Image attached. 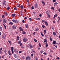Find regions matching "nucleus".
Instances as JSON below:
<instances>
[{
    "instance_id": "obj_1",
    "label": "nucleus",
    "mask_w": 60,
    "mask_h": 60,
    "mask_svg": "<svg viewBox=\"0 0 60 60\" xmlns=\"http://www.w3.org/2000/svg\"><path fill=\"white\" fill-rule=\"evenodd\" d=\"M14 49V48L13 47H12L11 48V52H12V54H13V53H14V51H13V50Z\"/></svg>"
},
{
    "instance_id": "obj_2",
    "label": "nucleus",
    "mask_w": 60,
    "mask_h": 60,
    "mask_svg": "<svg viewBox=\"0 0 60 60\" xmlns=\"http://www.w3.org/2000/svg\"><path fill=\"white\" fill-rule=\"evenodd\" d=\"M26 60H30L31 59V57H30L28 56L26 57Z\"/></svg>"
},
{
    "instance_id": "obj_3",
    "label": "nucleus",
    "mask_w": 60,
    "mask_h": 60,
    "mask_svg": "<svg viewBox=\"0 0 60 60\" xmlns=\"http://www.w3.org/2000/svg\"><path fill=\"white\" fill-rule=\"evenodd\" d=\"M20 9L22 10H23V9H24V6H23L22 5H21L20 6Z\"/></svg>"
},
{
    "instance_id": "obj_4",
    "label": "nucleus",
    "mask_w": 60,
    "mask_h": 60,
    "mask_svg": "<svg viewBox=\"0 0 60 60\" xmlns=\"http://www.w3.org/2000/svg\"><path fill=\"white\" fill-rule=\"evenodd\" d=\"M44 23L45 24V25L46 26H48V23H47V21H45Z\"/></svg>"
},
{
    "instance_id": "obj_5",
    "label": "nucleus",
    "mask_w": 60,
    "mask_h": 60,
    "mask_svg": "<svg viewBox=\"0 0 60 60\" xmlns=\"http://www.w3.org/2000/svg\"><path fill=\"white\" fill-rule=\"evenodd\" d=\"M29 46V48H31V49H32L33 48V45L31 44H30Z\"/></svg>"
},
{
    "instance_id": "obj_6",
    "label": "nucleus",
    "mask_w": 60,
    "mask_h": 60,
    "mask_svg": "<svg viewBox=\"0 0 60 60\" xmlns=\"http://www.w3.org/2000/svg\"><path fill=\"white\" fill-rule=\"evenodd\" d=\"M37 4H38L37 3L35 4H34V6L35 8H37Z\"/></svg>"
},
{
    "instance_id": "obj_7",
    "label": "nucleus",
    "mask_w": 60,
    "mask_h": 60,
    "mask_svg": "<svg viewBox=\"0 0 60 60\" xmlns=\"http://www.w3.org/2000/svg\"><path fill=\"white\" fill-rule=\"evenodd\" d=\"M12 28L13 29H16V26H13L12 27Z\"/></svg>"
},
{
    "instance_id": "obj_8",
    "label": "nucleus",
    "mask_w": 60,
    "mask_h": 60,
    "mask_svg": "<svg viewBox=\"0 0 60 60\" xmlns=\"http://www.w3.org/2000/svg\"><path fill=\"white\" fill-rule=\"evenodd\" d=\"M14 55L15 57L16 58H18V56H17V55L16 54H14Z\"/></svg>"
},
{
    "instance_id": "obj_9",
    "label": "nucleus",
    "mask_w": 60,
    "mask_h": 60,
    "mask_svg": "<svg viewBox=\"0 0 60 60\" xmlns=\"http://www.w3.org/2000/svg\"><path fill=\"white\" fill-rule=\"evenodd\" d=\"M26 41H27V39H26V38H24L23 39V41L24 42H26Z\"/></svg>"
},
{
    "instance_id": "obj_10",
    "label": "nucleus",
    "mask_w": 60,
    "mask_h": 60,
    "mask_svg": "<svg viewBox=\"0 0 60 60\" xmlns=\"http://www.w3.org/2000/svg\"><path fill=\"white\" fill-rule=\"evenodd\" d=\"M6 20L5 19H3V22H4V23H6Z\"/></svg>"
},
{
    "instance_id": "obj_11",
    "label": "nucleus",
    "mask_w": 60,
    "mask_h": 60,
    "mask_svg": "<svg viewBox=\"0 0 60 60\" xmlns=\"http://www.w3.org/2000/svg\"><path fill=\"white\" fill-rule=\"evenodd\" d=\"M35 31H39V28H36L35 29Z\"/></svg>"
},
{
    "instance_id": "obj_12",
    "label": "nucleus",
    "mask_w": 60,
    "mask_h": 60,
    "mask_svg": "<svg viewBox=\"0 0 60 60\" xmlns=\"http://www.w3.org/2000/svg\"><path fill=\"white\" fill-rule=\"evenodd\" d=\"M41 2L42 4H43L44 5H45V2H44V1H41Z\"/></svg>"
},
{
    "instance_id": "obj_13",
    "label": "nucleus",
    "mask_w": 60,
    "mask_h": 60,
    "mask_svg": "<svg viewBox=\"0 0 60 60\" xmlns=\"http://www.w3.org/2000/svg\"><path fill=\"white\" fill-rule=\"evenodd\" d=\"M8 53L10 56H11V53L10 50L8 51Z\"/></svg>"
},
{
    "instance_id": "obj_14",
    "label": "nucleus",
    "mask_w": 60,
    "mask_h": 60,
    "mask_svg": "<svg viewBox=\"0 0 60 60\" xmlns=\"http://www.w3.org/2000/svg\"><path fill=\"white\" fill-rule=\"evenodd\" d=\"M52 44L54 45L56 44V41H53Z\"/></svg>"
},
{
    "instance_id": "obj_15",
    "label": "nucleus",
    "mask_w": 60,
    "mask_h": 60,
    "mask_svg": "<svg viewBox=\"0 0 60 60\" xmlns=\"http://www.w3.org/2000/svg\"><path fill=\"white\" fill-rule=\"evenodd\" d=\"M19 29L20 31H22L23 29H22V28H21V27H20L19 28Z\"/></svg>"
},
{
    "instance_id": "obj_16",
    "label": "nucleus",
    "mask_w": 60,
    "mask_h": 60,
    "mask_svg": "<svg viewBox=\"0 0 60 60\" xmlns=\"http://www.w3.org/2000/svg\"><path fill=\"white\" fill-rule=\"evenodd\" d=\"M46 14H49V11H47L46 12Z\"/></svg>"
},
{
    "instance_id": "obj_17",
    "label": "nucleus",
    "mask_w": 60,
    "mask_h": 60,
    "mask_svg": "<svg viewBox=\"0 0 60 60\" xmlns=\"http://www.w3.org/2000/svg\"><path fill=\"white\" fill-rule=\"evenodd\" d=\"M26 33V32L24 31H22V33L23 34H25Z\"/></svg>"
},
{
    "instance_id": "obj_18",
    "label": "nucleus",
    "mask_w": 60,
    "mask_h": 60,
    "mask_svg": "<svg viewBox=\"0 0 60 60\" xmlns=\"http://www.w3.org/2000/svg\"><path fill=\"white\" fill-rule=\"evenodd\" d=\"M14 51L15 53H18V50L16 49Z\"/></svg>"
},
{
    "instance_id": "obj_19",
    "label": "nucleus",
    "mask_w": 60,
    "mask_h": 60,
    "mask_svg": "<svg viewBox=\"0 0 60 60\" xmlns=\"http://www.w3.org/2000/svg\"><path fill=\"white\" fill-rule=\"evenodd\" d=\"M9 24L10 25H12V24H13V23L11 22H9Z\"/></svg>"
},
{
    "instance_id": "obj_20",
    "label": "nucleus",
    "mask_w": 60,
    "mask_h": 60,
    "mask_svg": "<svg viewBox=\"0 0 60 60\" xmlns=\"http://www.w3.org/2000/svg\"><path fill=\"white\" fill-rule=\"evenodd\" d=\"M57 15L56 14V15H54V17H53V19H55L56 18V17H57Z\"/></svg>"
},
{
    "instance_id": "obj_21",
    "label": "nucleus",
    "mask_w": 60,
    "mask_h": 60,
    "mask_svg": "<svg viewBox=\"0 0 60 60\" xmlns=\"http://www.w3.org/2000/svg\"><path fill=\"white\" fill-rule=\"evenodd\" d=\"M45 47H46V48H47L48 46V44L47 43H45Z\"/></svg>"
},
{
    "instance_id": "obj_22",
    "label": "nucleus",
    "mask_w": 60,
    "mask_h": 60,
    "mask_svg": "<svg viewBox=\"0 0 60 60\" xmlns=\"http://www.w3.org/2000/svg\"><path fill=\"white\" fill-rule=\"evenodd\" d=\"M57 3L56 2L54 4V6H56V5H57Z\"/></svg>"
},
{
    "instance_id": "obj_23",
    "label": "nucleus",
    "mask_w": 60,
    "mask_h": 60,
    "mask_svg": "<svg viewBox=\"0 0 60 60\" xmlns=\"http://www.w3.org/2000/svg\"><path fill=\"white\" fill-rule=\"evenodd\" d=\"M47 31V30H44V34H46V32Z\"/></svg>"
},
{
    "instance_id": "obj_24",
    "label": "nucleus",
    "mask_w": 60,
    "mask_h": 60,
    "mask_svg": "<svg viewBox=\"0 0 60 60\" xmlns=\"http://www.w3.org/2000/svg\"><path fill=\"white\" fill-rule=\"evenodd\" d=\"M15 15H16V14H14L12 15V17H14Z\"/></svg>"
},
{
    "instance_id": "obj_25",
    "label": "nucleus",
    "mask_w": 60,
    "mask_h": 60,
    "mask_svg": "<svg viewBox=\"0 0 60 60\" xmlns=\"http://www.w3.org/2000/svg\"><path fill=\"white\" fill-rule=\"evenodd\" d=\"M17 40H19V37L18 36L17 37Z\"/></svg>"
},
{
    "instance_id": "obj_26",
    "label": "nucleus",
    "mask_w": 60,
    "mask_h": 60,
    "mask_svg": "<svg viewBox=\"0 0 60 60\" xmlns=\"http://www.w3.org/2000/svg\"><path fill=\"white\" fill-rule=\"evenodd\" d=\"M44 40H44V42H46L47 41V39H45Z\"/></svg>"
},
{
    "instance_id": "obj_27",
    "label": "nucleus",
    "mask_w": 60,
    "mask_h": 60,
    "mask_svg": "<svg viewBox=\"0 0 60 60\" xmlns=\"http://www.w3.org/2000/svg\"><path fill=\"white\" fill-rule=\"evenodd\" d=\"M15 23H18L19 22V21L18 20L15 19Z\"/></svg>"
},
{
    "instance_id": "obj_28",
    "label": "nucleus",
    "mask_w": 60,
    "mask_h": 60,
    "mask_svg": "<svg viewBox=\"0 0 60 60\" xmlns=\"http://www.w3.org/2000/svg\"><path fill=\"white\" fill-rule=\"evenodd\" d=\"M5 15H6V16H7L8 15V13H7L6 12L4 14Z\"/></svg>"
},
{
    "instance_id": "obj_29",
    "label": "nucleus",
    "mask_w": 60,
    "mask_h": 60,
    "mask_svg": "<svg viewBox=\"0 0 60 60\" xmlns=\"http://www.w3.org/2000/svg\"><path fill=\"white\" fill-rule=\"evenodd\" d=\"M21 43V41H18V44L19 45V44H20Z\"/></svg>"
},
{
    "instance_id": "obj_30",
    "label": "nucleus",
    "mask_w": 60,
    "mask_h": 60,
    "mask_svg": "<svg viewBox=\"0 0 60 60\" xmlns=\"http://www.w3.org/2000/svg\"><path fill=\"white\" fill-rule=\"evenodd\" d=\"M19 54H20V53H22V51H19Z\"/></svg>"
},
{
    "instance_id": "obj_31",
    "label": "nucleus",
    "mask_w": 60,
    "mask_h": 60,
    "mask_svg": "<svg viewBox=\"0 0 60 60\" xmlns=\"http://www.w3.org/2000/svg\"><path fill=\"white\" fill-rule=\"evenodd\" d=\"M51 9H52L53 10H54V8L53 7H51Z\"/></svg>"
},
{
    "instance_id": "obj_32",
    "label": "nucleus",
    "mask_w": 60,
    "mask_h": 60,
    "mask_svg": "<svg viewBox=\"0 0 60 60\" xmlns=\"http://www.w3.org/2000/svg\"><path fill=\"white\" fill-rule=\"evenodd\" d=\"M3 25L4 27V28L5 29H6V26H5V25H4V23H3Z\"/></svg>"
},
{
    "instance_id": "obj_33",
    "label": "nucleus",
    "mask_w": 60,
    "mask_h": 60,
    "mask_svg": "<svg viewBox=\"0 0 60 60\" xmlns=\"http://www.w3.org/2000/svg\"><path fill=\"white\" fill-rule=\"evenodd\" d=\"M20 44V45L21 47H22L23 45L22 43H21Z\"/></svg>"
},
{
    "instance_id": "obj_34",
    "label": "nucleus",
    "mask_w": 60,
    "mask_h": 60,
    "mask_svg": "<svg viewBox=\"0 0 60 60\" xmlns=\"http://www.w3.org/2000/svg\"><path fill=\"white\" fill-rule=\"evenodd\" d=\"M15 20H16V19H13L12 20V21H13V22H15H15H16Z\"/></svg>"
},
{
    "instance_id": "obj_35",
    "label": "nucleus",
    "mask_w": 60,
    "mask_h": 60,
    "mask_svg": "<svg viewBox=\"0 0 60 60\" xmlns=\"http://www.w3.org/2000/svg\"><path fill=\"white\" fill-rule=\"evenodd\" d=\"M17 7H19L20 6V5L19 4H18L17 5Z\"/></svg>"
},
{
    "instance_id": "obj_36",
    "label": "nucleus",
    "mask_w": 60,
    "mask_h": 60,
    "mask_svg": "<svg viewBox=\"0 0 60 60\" xmlns=\"http://www.w3.org/2000/svg\"><path fill=\"white\" fill-rule=\"evenodd\" d=\"M36 20H39L40 19V18H38V19H36Z\"/></svg>"
},
{
    "instance_id": "obj_37",
    "label": "nucleus",
    "mask_w": 60,
    "mask_h": 60,
    "mask_svg": "<svg viewBox=\"0 0 60 60\" xmlns=\"http://www.w3.org/2000/svg\"><path fill=\"white\" fill-rule=\"evenodd\" d=\"M17 8H16V7H15L14 8V9L15 10H17Z\"/></svg>"
},
{
    "instance_id": "obj_38",
    "label": "nucleus",
    "mask_w": 60,
    "mask_h": 60,
    "mask_svg": "<svg viewBox=\"0 0 60 60\" xmlns=\"http://www.w3.org/2000/svg\"><path fill=\"white\" fill-rule=\"evenodd\" d=\"M34 41L35 42L37 41V40H36V39H34Z\"/></svg>"
},
{
    "instance_id": "obj_39",
    "label": "nucleus",
    "mask_w": 60,
    "mask_h": 60,
    "mask_svg": "<svg viewBox=\"0 0 60 60\" xmlns=\"http://www.w3.org/2000/svg\"><path fill=\"white\" fill-rule=\"evenodd\" d=\"M29 20H30V21H32V19H31V18H29Z\"/></svg>"
},
{
    "instance_id": "obj_40",
    "label": "nucleus",
    "mask_w": 60,
    "mask_h": 60,
    "mask_svg": "<svg viewBox=\"0 0 60 60\" xmlns=\"http://www.w3.org/2000/svg\"><path fill=\"white\" fill-rule=\"evenodd\" d=\"M5 36H4L2 37V38L3 39H5Z\"/></svg>"
},
{
    "instance_id": "obj_41",
    "label": "nucleus",
    "mask_w": 60,
    "mask_h": 60,
    "mask_svg": "<svg viewBox=\"0 0 60 60\" xmlns=\"http://www.w3.org/2000/svg\"><path fill=\"white\" fill-rule=\"evenodd\" d=\"M53 34L54 35H56V34L55 33V32H54L53 33Z\"/></svg>"
},
{
    "instance_id": "obj_42",
    "label": "nucleus",
    "mask_w": 60,
    "mask_h": 60,
    "mask_svg": "<svg viewBox=\"0 0 60 60\" xmlns=\"http://www.w3.org/2000/svg\"><path fill=\"white\" fill-rule=\"evenodd\" d=\"M41 35H42V36H44V35H43V34H42V33L41 32Z\"/></svg>"
},
{
    "instance_id": "obj_43",
    "label": "nucleus",
    "mask_w": 60,
    "mask_h": 60,
    "mask_svg": "<svg viewBox=\"0 0 60 60\" xmlns=\"http://www.w3.org/2000/svg\"><path fill=\"white\" fill-rule=\"evenodd\" d=\"M42 27H43V28H44L45 27V26L43 25H42Z\"/></svg>"
},
{
    "instance_id": "obj_44",
    "label": "nucleus",
    "mask_w": 60,
    "mask_h": 60,
    "mask_svg": "<svg viewBox=\"0 0 60 60\" xmlns=\"http://www.w3.org/2000/svg\"><path fill=\"white\" fill-rule=\"evenodd\" d=\"M50 40L51 41H53V39H52L51 38H50Z\"/></svg>"
},
{
    "instance_id": "obj_45",
    "label": "nucleus",
    "mask_w": 60,
    "mask_h": 60,
    "mask_svg": "<svg viewBox=\"0 0 60 60\" xmlns=\"http://www.w3.org/2000/svg\"><path fill=\"white\" fill-rule=\"evenodd\" d=\"M5 4V1H4V2L3 3V4L4 5V4Z\"/></svg>"
},
{
    "instance_id": "obj_46",
    "label": "nucleus",
    "mask_w": 60,
    "mask_h": 60,
    "mask_svg": "<svg viewBox=\"0 0 60 60\" xmlns=\"http://www.w3.org/2000/svg\"><path fill=\"white\" fill-rule=\"evenodd\" d=\"M47 15L48 16V17L49 18L50 17V16L48 14Z\"/></svg>"
},
{
    "instance_id": "obj_47",
    "label": "nucleus",
    "mask_w": 60,
    "mask_h": 60,
    "mask_svg": "<svg viewBox=\"0 0 60 60\" xmlns=\"http://www.w3.org/2000/svg\"><path fill=\"white\" fill-rule=\"evenodd\" d=\"M22 22H23V23H25V21L24 20H23Z\"/></svg>"
},
{
    "instance_id": "obj_48",
    "label": "nucleus",
    "mask_w": 60,
    "mask_h": 60,
    "mask_svg": "<svg viewBox=\"0 0 60 60\" xmlns=\"http://www.w3.org/2000/svg\"><path fill=\"white\" fill-rule=\"evenodd\" d=\"M34 9V6H33L31 7V9H32V10H33Z\"/></svg>"
},
{
    "instance_id": "obj_49",
    "label": "nucleus",
    "mask_w": 60,
    "mask_h": 60,
    "mask_svg": "<svg viewBox=\"0 0 60 60\" xmlns=\"http://www.w3.org/2000/svg\"><path fill=\"white\" fill-rule=\"evenodd\" d=\"M39 45L40 47H41V44L40 43H39Z\"/></svg>"
},
{
    "instance_id": "obj_50",
    "label": "nucleus",
    "mask_w": 60,
    "mask_h": 60,
    "mask_svg": "<svg viewBox=\"0 0 60 60\" xmlns=\"http://www.w3.org/2000/svg\"><path fill=\"white\" fill-rule=\"evenodd\" d=\"M10 9V7H8L7 8V10H9Z\"/></svg>"
},
{
    "instance_id": "obj_51",
    "label": "nucleus",
    "mask_w": 60,
    "mask_h": 60,
    "mask_svg": "<svg viewBox=\"0 0 60 60\" xmlns=\"http://www.w3.org/2000/svg\"><path fill=\"white\" fill-rule=\"evenodd\" d=\"M26 28H27L28 27V25H26Z\"/></svg>"
},
{
    "instance_id": "obj_52",
    "label": "nucleus",
    "mask_w": 60,
    "mask_h": 60,
    "mask_svg": "<svg viewBox=\"0 0 60 60\" xmlns=\"http://www.w3.org/2000/svg\"><path fill=\"white\" fill-rule=\"evenodd\" d=\"M42 22H44V23L45 22V20H42Z\"/></svg>"
},
{
    "instance_id": "obj_53",
    "label": "nucleus",
    "mask_w": 60,
    "mask_h": 60,
    "mask_svg": "<svg viewBox=\"0 0 60 60\" xmlns=\"http://www.w3.org/2000/svg\"><path fill=\"white\" fill-rule=\"evenodd\" d=\"M43 54L44 55H47V53L45 52Z\"/></svg>"
},
{
    "instance_id": "obj_54",
    "label": "nucleus",
    "mask_w": 60,
    "mask_h": 60,
    "mask_svg": "<svg viewBox=\"0 0 60 60\" xmlns=\"http://www.w3.org/2000/svg\"><path fill=\"white\" fill-rule=\"evenodd\" d=\"M0 30H2V27H0Z\"/></svg>"
},
{
    "instance_id": "obj_55",
    "label": "nucleus",
    "mask_w": 60,
    "mask_h": 60,
    "mask_svg": "<svg viewBox=\"0 0 60 60\" xmlns=\"http://www.w3.org/2000/svg\"><path fill=\"white\" fill-rule=\"evenodd\" d=\"M60 58H59V57H57L56 58V59H59Z\"/></svg>"
},
{
    "instance_id": "obj_56",
    "label": "nucleus",
    "mask_w": 60,
    "mask_h": 60,
    "mask_svg": "<svg viewBox=\"0 0 60 60\" xmlns=\"http://www.w3.org/2000/svg\"><path fill=\"white\" fill-rule=\"evenodd\" d=\"M41 16H42V15H41V14H40L39 15V16L40 17H41Z\"/></svg>"
},
{
    "instance_id": "obj_57",
    "label": "nucleus",
    "mask_w": 60,
    "mask_h": 60,
    "mask_svg": "<svg viewBox=\"0 0 60 60\" xmlns=\"http://www.w3.org/2000/svg\"><path fill=\"white\" fill-rule=\"evenodd\" d=\"M40 52L41 53H43V51H41Z\"/></svg>"
},
{
    "instance_id": "obj_58",
    "label": "nucleus",
    "mask_w": 60,
    "mask_h": 60,
    "mask_svg": "<svg viewBox=\"0 0 60 60\" xmlns=\"http://www.w3.org/2000/svg\"><path fill=\"white\" fill-rule=\"evenodd\" d=\"M52 29L53 30H54V27L53 26L52 27Z\"/></svg>"
},
{
    "instance_id": "obj_59",
    "label": "nucleus",
    "mask_w": 60,
    "mask_h": 60,
    "mask_svg": "<svg viewBox=\"0 0 60 60\" xmlns=\"http://www.w3.org/2000/svg\"><path fill=\"white\" fill-rule=\"evenodd\" d=\"M4 15H3L2 16V18H4Z\"/></svg>"
},
{
    "instance_id": "obj_60",
    "label": "nucleus",
    "mask_w": 60,
    "mask_h": 60,
    "mask_svg": "<svg viewBox=\"0 0 60 60\" xmlns=\"http://www.w3.org/2000/svg\"><path fill=\"white\" fill-rule=\"evenodd\" d=\"M27 19V17H25L24 18V19Z\"/></svg>"
},
{
    "instance_id": "obj_61",
    "label": "nucleus",
    "mask_w": 60,
    "mask_h": 60,
    "mask_svg": "<svg viewBox=\"0 0 60 60\" xmlns=\"http://www.w3.org/2000/svg\"><path fill=\"white\" fill-rule=\"evenodd\" d=\"M54 46L56 48H57V46L56 45H54Z\"/></svg>"
},
{
    "instance_id": "obj_62",
    "label": "nucleus",
    "mask_w": 60,
    "mask_h": 60,
    "mask_svg": "<svg viewBox=\"0 0 60 60\" xmlns=\"http://www.w3.org/2000/svg\"><path fill=\"white\" fill-rule=\"evenodd\" d=\"M58 18L60 20V17H58Z\"/></svg>"
},
{
    "instance_id": "obj_63",
    "label": "nucleus",
    "mask_w": 60,
    "mask_h": 60,
    "mask_svg": "<svg viewBox=\"0 0 60 60\" xmlns=\"http://www.w3.org/2000/svg\"><path fill=\"white\" fill-rule=\"evenodd\" d=\"M2 50V48H1L0 49V50L1 51Z\"/></svg>"
},
{
    "instance_id": "obj_64",
    "label": "nucleus",
    "mask_w": 60,
    "mask_h": 60,
    "mask_svg": "<svg viewBox=\"0 0 60 60\" xmlns=\"http://www.w3.org/2000/svg\"><path fill=\"white\" fill-rule=\"evenodd\" d=\"M38 60V59L37 58H36V60Z\"/></svg>"
}]
</instances>
